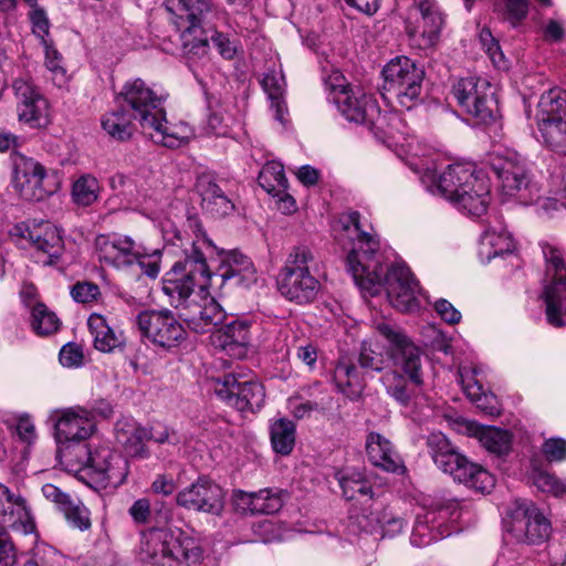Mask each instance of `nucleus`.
Here are the masks:
<instances>
[{
	"instance_id": "obj_54",
	"label": "nucleus",
	"mask_w": 566,
	"mask_h": 566,
	"mask_svg": "<svg viewBox=\"0 0 566 566\" xmlns=\"http://www.w3.org/2000/svg\"><path fill=\"white\" fill-rule=\"evenodd\" d=\"M465 391L468 397L475 402L476 407L485 415L497 416L500 413L495 396L483 392L480 385L475 384L473 386H468Z\"/></svg>"
},
{
	"instance_id": "obj_26",
	"label": "nucleus",
	"mask_w": 566,
	"mask_h": 566,
	"mask_svg": "<svg viewBox=\"0 0 566 566\" xmlns=\"http://www.w3.org/2000/svg\"><path fill=\"white\" fill-rule=\"evenodd\" d=\"M277 286L281 294L289 301L308 304L316 298L321 283L313 274L280 272Z\"/></svg>"
},
{
	"instance_id": "obj_46",
	"label": "nucleus",
	"mask_w": 566,
	"mask_h": 566,
	"mask_svg": "<svg viewBox=\"0 0 566 566\" xmlns=\"http://www.w3.org/2000/svg\"><path fill=\"white\" fill-rule=\"evenodd\" d=\"M313 263L314 254L312 250L307 245H296L291 250L280 272L312 274L311 268Z\"/></svg>"
},
{
	"instance_id": "obj_21",
	"label": "nucleus",
	"mask_w": 566,
	"mask_h": 566,
	"mask_svg": "<svg viewBox=\"0 0 566 566\" xmlns=\"http://www.w3.org/2000/svg\"><path fill=\"white\" fill-rule=\"evenodd\" d=\"M460 517L458 502H450L438 511H428L424 515L417 516L410 543L416 547L430 545L432 542L450 536L454 530L444 526V521L455 522Z\"/></svg>"
},
{
	"instance_id": "obj_6",
	"label": "nucleus",
	"mask_w": 566,
	"mask_h": 566,
	"mask_svg": "<svg viewBox=\"0 0 566 566\" xmlns=\"http://www.w3.org/2000/svg\"><path fill=\"white\" fill-rule=\"evenodd\" d=\"M426 444L434 464L454 481L481 493H489L494 488L493 475L481 465L470 462L443 433H430Z\"/></svg>"
},
{
	"instance_id": "obj_13",
	"label": "nucleus",
	"mask_w": 566,
	"mask_h": 566,
	"mask_svg": "<svg viewBox=\"0 0 566 566\" xmlns=\"http://www.w3.org/2000/svg\"><path fill=\"white\" fill-rule=\"evenodd\" d=\"M444 23L436 0H413L409 9L406 32L420 49L433 46Z\"/></svg>"
},
{
	"instance_id": "obj_35",
	"label": "nucleus",
	"mask_w": 566,
	"mask_h": 566,
	"mask_svg": "<svg viewBox=\"0 0 566 566\" xmlns=\"http://www.w3.org/2000/svg\"><path fill=\"white\" fill-rule=\"evenodd\" d=\"M492 170L501 182L503 191L513 195L526 188L530 182L527 170L523 163L517 159H497L492 163Z\"/></svg>"
},
{
	"instance_id": "obj_45",
	"label": "nucleus",
	"mask_w": 566,
	"mask_h": 566,
	"mask_svg": "<svg viewBox=\"0 0 566 566\" xmlns=\"http://www.w3.org/2000/svg\"><path fill=\"white\" fill-rule=\"evenodd\" d=\"M258 181L269 193H275L281 189H285L287 180L283 165L274 160L266 163L259 174Z\"/></svg>"
},
{
	"instance_id": "obj_50",
	"label": "nucleus",
	"mask_w": 566,
	"mask_h": 566,
	"mask_svg": "<svg viewBox=\"0 0 566 566\" xmlns=\"http://www.w3.org/2000/svg\"><path fill=\"white\" fill-rule=\"evenodd\" d=\"M286 497L287 492L280 489H263L258 491L255 501L256 514H274L279 512Z\"/></svg>"
},
{
	"instance_id": "obj_5",
	"label": "nucleus",
	"mask_w": 566,
	"mask_h": 566,
	"mask_svg": "<svg viewBox=\"0 0 566 566\" xmlns=\"http://www.w3.org/2000/svg\"><path fill=\"white\" fill-rule=\"evenodd\" d=\"M202 554L198 541L181 530L151 527L143 533L142 566H197Z\"/></svg>"
},
{
	"instance_id": "obj_33",
	"label": "nucleus",
	"mask_w": 566,
	"mask_h": 566,
	"mask_svg": "<svg viewBox=\"0 0 566 566\" xmlns=\"http://www.w3.org/2000/svg\"><path fill=\"white\" fill-rule=\"evenodd\" d=\"M195 312L185 314V322L188 327L198 334H205L216 331L223 324L227 314L221 305L214 300H205L202 305H196Z\"/></svg>"
},
{
	"instance_id": "obj_60",
	"label": "nucleus",
	"mask_w": 566,
	"mask_h": 566,
	"mask_svg": "<svg viewBox=\"0 0 566 566\" xmlns=\"http://www.w3.org/2000/svg\"><path fill=\"white\" fill-rule=\"evenodd\" d=\"M545 458L553 462H559L566 459V440L560 438L547 439L542 447Z\"/></svg>"
},
{
	"instance_id": "obj_59",
	"label": "nucleus",
	"mask_w": 566,
	"mask_h": 566,
	"mask_svg": "<svg viewBox=\"0 0 566 566\" xmlns=\"http://www.w3.org/2000/svg\"><path fill=\"white\" fill-rule=\"evenodd\" d=\"M504 6L505 17L513 25L527 17L528 0H504Z\"/></svg>"
},
{
	"instance_id": "obj_55",
	"label": "nucleus",
	"mask_w": 566,
	"mask_h": 566,
	"mask_svg": "<svg viewBox=\"0 0 566 566\" xmlns=\"http://www.w3.org/2000/svg\"><path fill=\"white\" fill-rule=\"evenodd\" d=\"M533 483L542 492L551 493L555 496L566 494V483L546 471H535L533 473Z\"/></svg>"
},
{
	"instance_id": "obj_8",
	"label": "nucleus",
	"mask_w": 566,
	"mask_h": 566,
	"mask_svg": "<svg viewBox=\"0 0 566 566\" xmlns=\"http://www.w3.org/2000/svg\"><path fill=\"white\" fill-rule=\"evenodd\" d=\"M8 528L22 534H31L35 524L25 500L0 483V566L17 563V548Z\"/></svg>"
},
{
	"instance_id": "obj_37",
	"label": "nucleus",
	"mask_w": 566,
	"mask_h": 566,
	"mask_svg": "<svg viewBox=\"0 0 566 566\" xmlns=\"http://www.w3.org/2000/svg\"><path fill=\"white\" fill-rule=\"evenodd\" d=\"M27 234L32 244L39 250L46 253L50 258H57L63 250L64 243L59 229L51 222L44 221L28 228Z\"/></svg>"
},
{
	"instance_id": "obj_40",
	"label": "nucleus",
	"mask_w": 566,
	"mask_h": 566,
	"mask_svg": "<svg viewBox=\"0 0 566 566\" xmlns=\"http://www.w3.org/2000/svg\"><path fill=\"white\" fill-rule=\"evenodd\" d=\"M134 116L123 105L117 109L106 113L102 118V127L112 138L125 142L132 138L136 130Z\"/></svg>"
},
{
	"instance_id": "obj_25",
	"label": "nucleus",
	"mask_w": 566,
	"mask_h": 566,
	"mask_svg": "<svg viewBox=\"0 0 566 566\" xmlns=\"http://www.w3.org/2000/svg\"><path fill=\"white\" fill-rule=\"evenodd\" d=\"M95 250L99 261L117 269L134 264L138 256L135 241L126 235L99 234Z\"/></svg>"
},
{
	"instance_id": "obj_58",
	"label": "nucleus",
	"mask_w": 566,
	"mask_h": 566,
	"mask_svg": "<svg viewBox=\"0 0 566 566\" xmlns=\"http://www.w3.org/2000/svg\"><path fill=\"white\" fill-rule=\"evenodd\" d=\"M71 295L77 303H88L97 298L99 287L92 282H77L73 285Z\"/></svg>"
},
{
	"instance_id": "obj_48",
	"label": "nucleus",
	"mask_w": 566,
	"mask_h": 566,
	"mask_svg": "<svg viewBox=\"0 0 566 566\" xmlns=\"http://www.w3.org/2000/svg\"><path fill=\"white\" fill-rule=\"evenodd\" d=\"M98 190L97 179L92 175H84L74 182L72 197L77 205L87 207L97 200Z\"/></svg>"
},
{
	"instance_id": "obj_17",
	"label": "nucleus",
	"mask_w": 566,
	"mask_h": 566,
	"mask_svg": "<svg viewBox=\"0 0 566 566\" xmlns=\"http://www.w3.org/2000/svg\"><path fill=\"white\" fill-rule=\"evenodd\" d=\"M88 475L97 488H118L128 475V461L108 447L85 450Z\"/></svg>"
},
{
	"instance_id": "obj_36",
	"label": "nucleus",
	"mask_w": 566,
	"mask_h": 566,
	"mask_svg": "<svg viewBox=\"0 0 566 566\" xmlns=\"http://www.w3.org/2000/svg\"><path fill=\"white\" fill-rule=\"evenodd\" d=\"M147 126L148 132L155 143L161 144L168 148H178L188 143L190 129L187 125H171L167 122L165 111L156 116V123Z\"/></svg>"
},
{
	"instance_id": "obj_29",
	"label": "nucleus",
	"mask_w": 566,
	"mask_h": 566,
	"mask_svg": "<svg viewBox=\"0 0 566 566\" xmlns=\"http://www.w3.org/2000/svg\"><path fill=\"white\" fill-rule=\"evenodd\" d=\"M87 326L96 350L104 354L122 353L126 347L124 333L113 328L107 319L97 313L90 315Z\"/></svg>"
},
{
	"instance_id": "obj_23",
	"label": "nucleus",
	"mask_w": 566,
	"mask_h": 566,
	"mask_svg": "<svg viewBox=\"0 0 566 566\" xmlns=\"http://www.w3.org/2000/svg\"><path fill=\"white\" fill-rule=\"evenodd\" d=\"M478 175L479 171L470 164H452L438 176H428V190L452 202L462 191L470 188Z\"/></svg>"
},
{
	"instance_id": "obj_18",
	"label": "nucleus",
	"mask_w": 566,
	"mask_h": 566,
	"mask_svg": "<svg viewBox=\"0 0 566 566\" xmlns=\"http://www.w3.org/2000/svg\"><path fill=\"white\" fill-rule=\"evenodd\" d=\"M551 531V522L536 505L531 502L517 504L509 526V533L516 542L538 545L548 539Z\"/></svg>"
},
{
	"instance_id": "obj_4",
	"label": "nucleus",
	"mask_w": 566,
	"mask_h": 566,
	"mask_svg": "<svg viewBox=\"0 0 566 566\" xmlns=\"http://www.w3.org/2000/svg\"><path fill=\"white\" fill-rule=\"evenodd\" d=\"M165 6L180 32V45L185 55L205 56L211 41L224 59L234 56L235 46L229 36L218 32L212 24L221 14L212 0H166Z\"/></svg>"
},
{
	"instance_id": "obj_10",
	"label": "nucleus",
	"mask_w": 566,
	"mask_h": 566,
	"mask_svg": "<svg viewBox=\"0 0 566 566\" xmlns=\"http://www.w3.org/2000/svg\"><path fill=\"white\" fill-rule=\"evenodd\" d=\"M385 90L392 93L399 105L411 109L420 99L424 71L407 56H397L382 69Z\"/></svg>"
},
{
	"instance_id": "obj_47",
	"label": "nucleus",
	"mask_w": 566,
	"mask_h": 566,
	"mask_svg": "<svg viewBox=\"0 0 566 566\" xmlns=\"http://www.w3.org/2000/svg\"><path fill=\"white\" fill-rule=\"evenodd\" d=\"M31 325L38 335H50L59 329L60 321L54 312L43 303H36L32 308Z\"/></svg>"
},
{
	"instance_id": "obj_24",
	"label": "nucleus",
	"mask_w": 566,
	"mask_h": 566,
	"mask_svg": "<svg viewBox=\"0 0 566 566\" xmlns=\"http://www.w3.org/2000/svg\"><path fill=\"white\" fill-rule=\"evenodd\" d=\"M45 176V168L40 163L21 157L14 165L13 186L23 199L40 201L49 192L43 186Z\"/></svg>"
},
{
	"instance_id": "obj_7",
	"label": "nucleus",
	"mask_w": 566,
	"mask_h": 566,
	"mask_svg": "<svg viewBox=\"0 0 566 566\" xmlns=\"http://www.w3.org/2000/svg\"><path fill=\"white\" fill-rule=\"evenodd\" d=\"M343 82L344 78L336 75L326 83L328 101L336 105L347 120L366 125L371 129H381L386 116L382 115L377 101L360 87H353Z\"/></svg>"
},
{
	"instance_id": "obj_16",
	"label": "nucleus",
	"mask_w": 566,
	"mask_h": 566,
	"mask_svg": "<svg viewBox=\"0 0 566 566\" xmlns=\"http://www.w3.org/2000/svg\"><path fill=\"white\" fill-rule=\"evenodd\" d=\"M142 335L154 345L170 349L186 338V329L170 311H143L136 316Z\"/></svg>"
},
{
	"instance_id": "obj_32",
	"label": "nucleus",
	"mask_w": 566,
	"mask_h": 566,
	"mask_svg": "<svg viewBox=\"0 0 566 566\" xmlns=\"http://www.w3.org/2000/svg\"><path fill=\"white\" fill-rule=\"evenodd\" d=\"M81 413L73 409L64 411L55 423V438L57 443L78 442L90 437L93 424L81 409Z\"/></svg>"
},
{
	"instance_id": "obj_41",
	"label": "nucleus",
	"mask_w": 566,
	"mask_h": 566,
	"mask_svg": "<svg viewBox=\"0 0 566 566\" xmlns=\"http://www.w3.org/2000/svg\"><path fill=\"white\" fill-rule=\"evenodd\" d=\"M514 250V242L511 235L503 229L496 230L495 228L486 229L480 241V256L486 261L512 253Z\"/></svg>"
},
{
	"instance_id": "obj_28",
	"label": "nucleus",
	"mask_w": 566,
	"mask_h": 566,
	"mask_svg": "<svg viewBox=\"0 0 566 566\" xmlns=\"http://www.w3.org/2000/svg\"><path fill=\"white\" fill-rule=\"evenodd\" d=\"M219 346L238 359L248 355L251 345V324L245 319H234L217 329Z\"/></svg>"
},
{
	"instance_id": "obj_38",
	"label": "nucleus",
	"mask_w": 566,
	"mask_h": 566,
	"mask_svg": "<svg viewBox=\"0 0 566 566\" xmlns=\"http://www.w3.org/2000/svg\"><path fill=\"white\" fill-rule=\"evenodd\" d=\"M146 427L133 421H118L116 423V440L123 446L128 455L145 459L149 451L145 446Z\"/></svg>"
},
{
	"instance_id": "obj_22",
	"label": "nucleus",
	"mask_w": 566,
	"mask_h": 566,
	"mask_svg": "<svg viewBox=\"0 0 566 566\" xmlns=\"http://www.w3.org/2000/svg\"><path fill=\"white\" fill-rule=\"evenodd\" d=\"M176 502L187 510L219 515L223 510L224 492L213 481L199 478L177 494Z\"/></svg>"
},
{
	"instance_id": "obj_27",
	"label": "nucleus",
	"mask_w": 566,
	"mask_h": 566,
	"mask_svg": "<svg viewBox=\"0 0 566 566\" xmlns=\"http://www.w3.org/2000/svg\"><path fill=\"white\" fill-rule=\"evenodd\" d=\"M196 190L201 197L202 208L213 217L221 218L234 210L232 200L216 182L210 174H201L197 177Z\"/></svg>"
},
{
	"instance_id": "obj_53",
	"label": "nucleus",
	"mask_w": 566,
	"mask_h": 566,
	"mask_svg": "<svg viewBox=\"0 0 566 566\" xmlns=\"http://www.w3.org/2000/svg\"><path fill=\"white\" fill-rule=\"evenodd\" d=\"M479 40L488 53L490 60L492 61L493 65L499 70H504L507 67V62L505 60V56L501 50V46L496 39L492 35L490 29L483 28L480 31Z\"/></svg>"
},
{
	"instance_id": "obj_44",
	"label": "nucleus",
	"mask_w": 566,
	"mask_h": 566,
	"mask_svg": "<svg viewBox=\"0 0 566 566\" xmlns=\"http://www.w3.org/2000/svg\"><path fill=\"white\" fill-rule=\"evenodd\" d=\"M296 427L287 418L274 420L270 426V438L273 450L282 455H289L295 446Z\"/></svg>"
},
{
	"instance_id": "obj_39",
	"label": "nucleus",
	"mask_w": 566,
	"mask_h": 566,
	"mask_svg": "<svg viewBox=\"0 0 566 566\" xmlns=\"http://www.w3.org/2000/svg\"><path fill=\"white\" fill-rule=\"evenodd\" d=\"M260 83L270 99L271 108L274 109L275 119L284 125L286 123L287 106L284 99L285 82L282 72L271 70L264 73Z\"/></svg>"
},
{
	"instance_id": "obj_9",
	"label": "nucleus",
	"mask_w": 566,
	"mask_h": 566,
	"mask_svg": "<svg viewBox=\"0 0 566 566\" xmlns=\"http://www.w3.org/2000/svg\"><path fill=\"white\" fill-rule=\"evenodd\" d=\"M545 260L544 297L549 324H566V261L557 247L542 248Z\"/></svg>"
},
{
	"instance_id": "obj_20",
	"label": "nucleus",
	"mask_w": 566,
	"mask_h": 566,
	"mask_svg": "<svg viewBox=\"0 0 566 566\" xmlns=\"http://www.w3.org/2000/svg\"><path fill=\"white\" fill-rule=\"evenodd\" d=\"M460 517L458 502H450L438 511H428L424 515L417 516L410 543L416 547L430 545L432 542L450 536L454 530L444 526V521L455 522Z\"/></svg>"
},
{
	"instance_id": "obj_52",
	"label": "nucleus",
	"mask_w": 566,
	"mask_h": 566,
	"mask_svg": "<svg viewBox=\"0 0 566 566\" xmlns=\"http://www.w3.org/2000/svg\"><path fill=\"white\" fill-rule=\"evenodd\" d=\"M67 523L82 532L91 528V513L90 510L81 502L73 501L61 510Z\"/></svg>"
},
{
	"instance_id": "obj_15",
	"label": "nucleus",
	"mask_w": 566,
	"mask_h": 566,
	"mask_svg": "<svg viewBox=\"0 0 566 566\" xmlns=\"http://www.w3.org/2000/svg\"><path fill=\"white\" fill-rule=\"evenodd\" d=\"M17 115L30 128L45 129L51 124L50 104L32 81L17 78L12 83Z\"/></svg>"
},
{
	"instance_id": "obj_61",
	"label": "nucleus",
	"mask_w": 566,
	"mask_h": 566,
	"mask_svg": "<svg viewBox=\"0 0 566 566\" xmlns=\"http://www.w3.org/2000/svg\"><path fill=\"white\" fill-rule=\"evenodd\" d=\"M83 358V350L75 343H69L60 350V361L65 367H78L82 365Z\"/></svg>"
},
{
	"instance_id": "obj_14",
	"label": "nucleus",
	"mask_w": 566,
	"mask_h": 566,
	"mask_svg": "<svg viewBox=\"0 0 566 566\" xmlns=\"http://www.w3.org/2000/svg\"><path fill=\"white\" fill-rule=\"evenodd\" d=\"M216 396L237 410L254 412L264 403L263 386L253 380L240 381L234 374H226L222 378L211 381Z\"/></svg>"
},
{
	"instance_id": "obj_31",
	"label": "nucleus",
	"mask_w": 566,
	"mask_h": 566,
	"mask_svg": "<svg viewBox=\"0 0 566 566\" xmlns=\"http://www.w3.org/2000/svg\"><path fill=\"white\" fill-rule=\"evenodd\" d=\"M451 203L469 214L478 217L483 214L490 203L489 178L479 171L470 188L462 191Z\"/></svg>"
},
{
	"instance_id": "obj_34",
	"label": "nucleus",
	"mask_w": 566,
	"mask_h": 566,
	"mask_svg": "<svg viewBox=\"0 0 566 566\" xmlns=\"http://www.w3.org/2000/svg\"><path fill=\"white\" fill-rule=\"evenodd\" d=\"M333 381L336 389L350 400L361 397L366 382L357 366L347 358H342L335 366Z\"/></svg>"
},
{
	"instance_id": "obj_51",
	"label": "nucleus",
	"mask_w": 566,
	"mask_h": 566,
	"mask_svg": "<svg viewBox=\"0 0 566 566\" xmlns=\"http://www.w3.org/2000/svg\"><path fill=\"white\" fill-rule=\"evenodd\" d=\"M64 556L46 543L36 544L32 557L23 566H64Z\"/></svg>"
},
{
	"instance_id": "obj_57",
	"label": "nucleus",
	"mask_w": 566,
	"mask_h": 566,
	"mask_svg": "<svg viewBox=\"0 0 566 566\" xmlns=\"http://www.w3.org/2000/svg\"><path fill=\"white\" fill-rule=\"evenodd\" d=\"M112 189L118 190L120 195L128 197L129 200L138 199V190L135 187V182L132 178L124 174L117 172L109 179Z\"/></svg>"
},
{
	"instance_id": "obj_2",
	"label": "nucleus",
	"mask_w": 566,
	"mask_h": 566,
	"mask_svg": "<svg viewBox=\"0 0 566 566\" xmlns=\"http://www.w3.org/2000/svg\"><path fill=\"white\" fill-rule=\"evenodd\" d=\"M344 229L353 240L346 265L356 285L371 296L377 295L385 286L394 307L401 312L417 308L418 282L405 264L398 263L390 268L382 265L379 242L363 231L359 212L353 211L348 214Z\"/></svg>"
},
{
	"instance_id": "obj_19",
	"label": "nucleus",
	"mask_w": 566,
	"mask_h": 566,
	"mask_svg": "<svg viewBox=\"0 0 566 566\" xmlns=\"http://www.w3.org/2000/svg\"><path fill=\"white\" fill-rule=\"evenodd\" d=\"M460 517L458 502H450L438 511H428L424 515L417 516L410 543L416 547L430 545L432 542L450 536L454 530L444 526V521L455 522Z\"/></svg>"
},
{
	"instance_id": "obj_49",
	"label": "nucleus",
	"mask_w": 566,
	"mask_h": 566,
	"mask_svg": "<svg viewBox=\"0 0 566 566\" xmlns=\"http://www.w3.org/2000/svg\"><path fill=\"white\" fill-rule=\"evenodd\" d=\"M479 123L490 124L493 123L499 116V105L494 96V92L488 91L474 103L468 112Z\"/></svg>"
},
{
	"instance_id": "obj_42",
	"label": "nucleus",
	"mask_w": 566,
	"mask_h": 566,
	"mask_svg": "<svg viewBox=\"0 0 566 566\" xmlns=\"http://www.w3.org/2000/svg\"><path fill=\"white\" fill-rule=\"evenodd\" d=\"M492 86L490 82L481 77H465L461 78L453 86V94L459 105L468 112L474 103L484 95L488 91H491Z\"/></svg>"
},
{
	"instance_id": "obj_62",
	"label": "nucleus",
	"mask_w": 566,
	"mask_h": 566,
	"mask_svg": "<svg viewBox=\"0 0 566 566\" xmlns=\"http://www.w3.org/2000/svg\"><path fill=\"white\" fill-rule=\"evenodd\" d=\"M33 33L41 39V42L46 41L45 36L49 35L50 22L43 9L34 8L30 12Z\"/></svg>"
},
{
	"instance_id": "obj_30",
	"label": "nucleus",
	"mask_w": 566,
	"mask_h": 566,
	"mask_svg": "<svg viewBox=\"0 0 566 566\" xmlns=\"http://www.w3.org/2000/svg\"><path fill=\"white\" fill-rule=\"evenodd\" d=\"M366 451L369 461L384 471L402 473L405 465L391 442L377 432H370L366 440Z\"/></svg>"
},
{
	"instance_id": "obj_1",
	"label": "nucleus",
	"mask_w": 566,
	"mask_h": 566,
	"mask_svg": "<svg viewBox=\"0 0 566 566\" xmlns=\"http://www.w3.org/2000/svg\"><path fill=\"white\" fill-rule=\"evenodd\" d=\"M174 245L181 248L177 260L163 282V292L170 298L174 307L182 305L196 287L203 289L211 279L220 281V287L227 291L248 290L258 281V273L251 259L237 250L222 252L217 271L211 274L202 245L212 247L208 240H185L176 233Z\"/></svg>"
},
{
	"instance_id": "obj_11",
	"label": "nucleus",
	"mask_w": 566,
	"mask_h": 566,
	"mask_svg": "<svg viewBox=\"0 0 566 566\" xmlns=\"http://www.w3.org/2000/svg\"><path fill=\"white\" fill-rule=\"evenodd\" d=\"M536 119L544 143L566 156V92L552 88L543 93Z\"/></svg>"
},
{
	"instance_id": "obj_12",
	"label": "nucleus",
	"mask_w": 566,
	"mask_h": 566,
	"mask_svg": "<svg viewBox=\"0 0 566 566\" xmlns=\"http://www.w3.org/2000/svg\"><path fill=\"white\" fill-rule=\"evenodd\" d=\"M116 103L123 105L133 113L135 120L146 130L147 126L156 123V116L163 113L164 97L158 95L144 80L134 78L127 81L116 95Z\"/></svg>"
},
{
	"instance_id": "obj_56",
	"label": "nucleus",
	"mask_w": 566,
	"mask_h": 566,
	"mask_svg": "<svg viewBox=\"0 0 566 566\" xmlns=\"http://www.w3.org/2000/svg\"><path fill=\"white\" fill-rule=\"evenodd\" d=\"M339 483L347 500H354L357 495L368 496L371 493L369 483L360 474L343 476Z\"/></svg>"
},
{
	"instance_id": "obj_43",
	"label": "nucleus",
	"mask_w": 566,
	"mask_h": 566,
	"mask_svg": "<svg viewBox=\"0 0 566 566\" xmlns=\"http://www.w3.org/2000/svg\"><path fill=\"white\" fill-rule=\"evenodd\" d=\"M473 434L481 444L496 455L506 454L511 449V434L496 427L472 426Z\"/></svg>"
},
{
	"instance_id": "obj_63",
	"label": "nucleus",
	"mask_w": 566,
	"mask_h": 566,
	"mask_svg": "<svg viewBox=\"0 0 566 566\" xmlns=\"http://www.w3.org/2000/svg\"><path fill=\"white\" fill-rule=\"evenodd\" d=\"M434 310L448 324H458L461 321V313L447 300L440 298L434 302Z\"/></svg>"
},
{
	"instance_id": "obj_64",
	"label": "nucleus",
	"mask_w": 566,
	"mask_h": 566,
	"mask_svg": "<svg viewBox=\"0 0 566 566\" xmlns=\"http://www.w3.org/2000/svg\"><path fill=\"white\" fill-rule=\"evenodd\" d=\"M133 521L137 524H146L150 517V502L148 499H138L128 510Z\"/></svg>"
},
{
	"instance_id": "obj_3",
	"label": "nucleus",
	"mask_w": 566,
	"mask_h": 566,
	"mask_svg": "<svg viewBox=\"0 0 566 566\" xmlns=\"http://www.w3.org/2000/svg\"><path fill=\"white\" fill-rule=\"evenodd\" d=\"M375 328L388 342V358L364 342L357 361L365 370L381 373L389 359L394 369L381 377V382L389 397L408 407L423 394V352L395 324L379 322Z\"/></svg>"
}]
</instances>
